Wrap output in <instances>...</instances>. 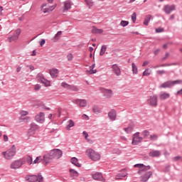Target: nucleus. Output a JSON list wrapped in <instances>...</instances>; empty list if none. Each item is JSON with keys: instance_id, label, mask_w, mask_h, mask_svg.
Returning <instances> with one entry per match:
<instances>
[{"instance_id": "f257e3e1", "label": "nucleus", "mask_w": 182, "mask_h": 182, "mask_svg": "<svg viewBox=\"0 0 182 182\" xmlns=\"http://www.w3.org/2000/svg\"><path fill=\"white\" fill-rule=\"evenodd\" d=\"M15 154H16V146L15 145H12L7 151L2 152V156H4L6 160H12Z\"/></svg>"}, {"instance_id": "f03ea898", "label": "nucleus", "mask_w": 182, "mask_h": 182, "mask_svg": "<svg viewBox=\"0 0 182 182\" xmlns=\"http://www.w3.org/2000/svg\"><path fill=\"white\" fill-rule=\"evenodd\" d=\"M86 154L88 157L93 160V161H97L100 160V154L99 152L95 151V150L92 149H89L86 151Z\"/></svg>"}, {"instance_id": "7ed1b4c3", "label": "nucleus", "mask_w": 182, "mask_h": 182, "mask_svg": "<svg viewBox=\"0 0 182 182\" xmlns=\"http://www.w3.org/2000/svg\"><path fill=\"white\" fill-rule=\"evenodd\" d=\"M25 178L26 181L29 182H43V176H42L41 173L38 175L26 176Z\"/></svg>"}, {"instance_id": "20e7f679", "label": "nucleus", "mask_w": 182, "mask_h": 182, "mask_svg": "<svg viewBox=\"0 0 182 182\" xmlns=\"http://www.w3.org/2000/svg\"><path fill=\"white\" fill-rule=\"evenodd\" d=\"M182 80H176L174 81H167L162 83L159 87L162 89H166L167 87H173L175 85H181Z\"/></svg>"}, {"instance_id": "39448f33", "label": "nucleus", "mask_w": 182, "mask_h": 182, "mask_svg": "<svg viewBox=\"0 0 182 182\" xmlns=\"http://www.w3.org/2000/svg\"><path fill=\"white\" fill-rule=\"evenodd\" d=\"M158 99H159V97H157L156 95L150 96L149 98L146 100V103L149 106H152L153 107H156V106H157Z\"/></svg>"}, {"instance_id": "423d86ee", "label": "nucleus", "mask_w": 182, "mask_h": 182, "mask_svg": "<svg viewBox=\"0 0 182 182\" xmlns=\"http://www.w3.org/2000/svg\"><path fill=\"white\" fill-rule=\"evenodd\" d=\"M23 164V161H22V159H17L11 163V164L10 165V168L13 170H17V168H21Z\"/></svg>"}, {"instance_id": "0eeeda50", "label": "nucleus", "mask_w": 182, "mask_h": 182, "mask_svg": "<svg viewBox=\"0 0 182 182\" xmlns=\"http://www.w3.org/2000/svg\"><path fill=\"white\" fill-rule=\"evenodd\" d=\"M143 141V137L140 136V132H136L133 135L132 144L137 146L139 143Z\"/></svg>"}, {"instance_id": "6e6552de", "label": "nucleus", "mask_w": 182, "mask_h": 182, "mask_svg": "<svg viewBox=\"0 0 182 182\" xmlns=\"http://www.w3.org/2000/svg\"><path fill=\"white\" fill-rule=\"evenodd\" d=\"M19 35H21V28H18L15 31L14 36H9V42H15L19 38Z\"/></svg>"}, {"instance_id": "1a4fd4ad", "label": "nucleus", "mask_w": 182, "mask_h": 182, "mask_svg": "<svg viewBox=\"0 0 182 182\" xmlns=\"http://www.w3.org/2000/svg\"><path fill=\"white\" fill-rule=\"evenodd\" d=\"M51 153L53 159H60L62 157L63 153L62 152V150L54 149L50 151Z\"/></svg>"}, {"instance_id": "9d476101", "label": "nucleus", "mask_w": 182, "mask_h": 182, "mask_svg": "<svg viewBox=\"0 0 182 182\" xmlns=\"http://www.w3.org/2000/svg\"><path fill=\"white\" fill-rule=\"evenodd\" d=\"M62 87H64V89H67V90H72L73 92H77L79 90V88H77L75 85H70L65 82L61 83Z\"/></svg>"}, {"instance_id": "9b49d317", "label": "nucleus", "mask_w": 182, "mask_h": 182, "mask_svg": "<svg viewBox=\"0 0 182 182\" xmlns=\"http://www.w3.org/2000/svg\"><path fill=\"white\" fill-rule=\"evenodd\" d=\"M37 80H38V82H41V83H43V85H45V86H50V82L45 79V77H43V75L41 73L37 75Z\"/></svg>"}, {"instance_id": "f8f14e48", "label": "nucleus", "mask_w": 182, "mask_h": 182, "mask_svg": "<svg viewBox=\"0 0 182 182\" xmlns=\"http://www.w3.org/2000/svg\"><path fill=\"white\" fill-rule=\"evenodd\" d=\"M163 11L167 15L170 14L173 11H176V5H165L164 6V9Z\"/></svg>"}, {"instance_id": "ddd939ff", "label": "nucleus", "mask_w": 182, "mask_h": 182, "mask_svg": "<svg viewBox=\"0 0 182 182\" xmlns=\"http://www.w3.org/2000/svg\"><path fill=\"white\" fill-rule=\"evenodd\" d=\"M53 156H52V153L50 152L48 154H46L43 156V160H44V163L46 164H49V163H52V160H53Z\"/></svg>"}, {"instance_id": "4468645a", "label": "nucleus", "mask_w": 182, "mask_h": 182, "mask_svg": "<svg viewBox=\"0 0 182 182\" xmlns=\"http://www.w3.org/2000/svg\"><path fill=\"white\" fill-rule=\"evenodd\" d=\"M73 102H74L75 105H79L80 107H86V105H87L86 100L82 99L74 100H73Z\"/></svg>"}, {"instance_id": "2eb2a0df", "label": "nucleus", "mask_w": 182, "mask_h": 182, "mask_svg": "<svg viewBox=\"0 0 182 182\" xmlns=\"http://www.w3.org/2000/svg\"><path fill=\"white\" fill-rule=\"evenodd\" d=\"M151 174H153V173L151 171L146 172L144 175H142L140 177L141 181H142V182L148 181L149 178H150V177H151Z\"/></svg>"}, {"instance_id": "dca6fc26", "label": "nucleus", "mask_w": 182, "mask_h": 182, "mask_svg": "<svg viewBox=\"0 0 182 182\" xmlns=\"http://www.w3.org/2000/svg\"><path fill=\"white\" fill-rule=\"evenodd\" d=\"M112 69L113 70V72L114 73L116 76H120L122 75V70H120V68H119V65H117V64L112 65Z\"/></svg>"}, {"instance_id": "f3484780", "label": "nucleus", "mask_w": 182, "mask_h": 182, "mask_svg": "<svg viewBox=\"0 0 182 182\" xmlns=\"http://www.w3.org/2000/svg\"><path fill=\"white\" fill-rule=\"evenodd\" d=\"M149 157H160L161 156V151L152 149L149 153Z\"/></svg>"}, {"instance_id": "a211bd4d", "label": "nucleus", "mask_w": 182, "mask_h": 182, "mask_svg": "<svg viewBox=\"0 0 182 182\" xmlns=\"http://www.w3.org/2000/svg\"><path fill=\"white\" fill-rule=\"evenodd\" d=\"M117 117V114L116 112V110L114 109H111L109 112H108V117L109 118L110 120H112V122H114V120H116V117Z\"/></svg>"}, {"instance_id": "6ab92c4d", "label": "nucleus", "mask_w": 182, "mask_h": 182, "mask_svg": "<svg viewBox=\"0 0 182 182\" xmlns=\"http://www.w3.org/2000/svg\"><path fill=\"white\" fill-rule=\"evenodd\" d=\"M36 120L38 123H43V122H45V114L43 112H40L39 114L36 116Z\"/></svg>"}, {"instance_id": "aec40b11", "label": "nucleus", "mask_w": 182, "mask_h": 182, "mask_svg": "<svg viewBox=\"0 0 182 182\" xmlns=\"http://www.w3.org/2000/svg\"><path fill=\"white\" fill-rule=\"evenodd\" d=\"M38 129H39V126H38L35 123H32L31 124V127L28 131V133H31V134H30V136H32V134H34L35 132H36V130H38Z\"/></svg>"}, {"instance_id": "412c9836", "label": "nucleus", "mask_w": 182, "mask_h": 182, "mask_svg": "<svg viewBox=\"0 0 182 182\" xmlns=\"http://www.w3.org/2000/svg\"><path fill=\"white\" fill-rule=\"evenodd\" d=\"M63 4L64 5V7L63 8V12H66V11H69V9L72 8V4L69 0L64 1Z\"/></svg>"}, {"instance_id": "4be33fe9", "label": "nucleus", "mask_w": 182, "mask_h": 182, "mask_svg": "<svg viewBox=\"0 0 182 182\" xmlns=\"http://www.w3.org/2000/svg\"><path fill=\"white\" fill-rule=\"evenodd\" d=\"M92 178L93 180H100V181H103V175L102 173L97 172L92 174Z\"/></svg>"}, {"instance_id": "5701e85b", "label": "nucleus", "mask_w": 182, "mask_h": 182, "mask_svg": "<svg viewBox=\"0 0 182 182\" xmlns=\"http://www.w3.org/2000/svg\"><path fill=\"white\" fill-rule=\"evenodd\" d=\"M59 73V70L56 68H53L50 70V75L51 77L55 78L58 77V74Z\"/></svg>"}, {"instance_id": "b1692460", "label": "nucleus", "mask_w": 182, "mask_h": 182, "mask_svg": "<svg viewBox=\"0 0 182 182\" xmlns=\"http://www.w3.org/2000/svg\"><path fill=\"white\" fill-rule=\"evenodd\" d=\"M150 168H151V166H144V164H143L142 168H141L140 171H138V174H143V173H146V171L150 170Z\"/></svg>"}, {"instance_id": "393cba45", "label": "nucleus", "mask_w": 182, "mask_h": 182, "mask_svg": "<svg viewBox=\"0 0 182 182\" xmlns=\"http://www.w3.org/2000/svg\"><path fill=\"white\" fill-rule=\"evenodd\" d=\"M70 174L72 178H76V177L79 176V173L77 172V171H75V169L72 168L70 169Z\"/></svg>"}, {"instance_id": "a878e982", "label": "nucleus", "mask_w": 182, "mask_h": 182, "mask_svg": "<svg viewBox=\"0 0 182 182\" xmlns=\"http://www.w3.org/2000/svg\"><path fill=\"white\" fill-rule=\"evenodd\" d=\"M70 162L72 163V164H74V166H76V167L82 166V165L80 164H79L78 160L76 157L71 158Z\"/></svg>"}, {"instance_id": "bb28decb", "label": "nucleus", "mask_w": 182, "mask_h": 182, "mask_svg": "<svg viewBox=\"0 0 182 182\" xmlns=\"http://www.w3.org/2000/svg\"><path fill=\"white\" fill-rule=\"evenodd\" d=\"M151 19H153V16H151V15H146L144 21V25H145L146 26H149V22H150Z\"/></svg>"}, {"instance_id": "cd10ccee", "label": "nucleus", "mask_w": 182, "mask_h": 182, "mask_svg": "<svg viewBox=\"0 0 182 182\" xmlns=\"http://www.w3.org/2000/svg\"><path fill=\"white\" fill-rule=\"evenodd\" d=\"M159 97L161 100H166L167 99L170 98V94L167 92H162L160 95Z\"/></svg>"}, {"instance_id": "c85d7f7f", "label": "nucleus", "mask_w": 182, "mask_h": 182, "mask_svg": "<svg viewBox=\"0 0 182 182\" xmlns=\"http://www.w3.org/2000/svg\"><path fill=\"white\" fill-rule=\"evenodd\" d=\"M57 5L54 4L53 6H50L48 8L44 9L43 10V14H48L49 12H52V11H53L55 9V8H56Z\"/></svg>"}, {"instance_id": "c756f323", "label": "nucleus", "mask_w": 182, "mask_h": 182, "mask_svg": "<svg viewBox=\"0 0 182 182\" xmlns=\"http://www.w3.org/2000/svg\"><path fill=\"white\" fill-rule=\"evenodd\" d=\"M73 126H75V122H73V120L70 119L67 122V130H70V127H73Z\"/></svg>"}, {"instance_id": "7c9ffc66", "label": "nucleus", "mask_w": 182, "mask_h": 182, "mask_svg": "<svg viewBox=\"0 0 182 182\" xmlns=\"http://www.w3.org/2000/svg\"><path fill=\"white\" fill-rule=\"evenodd\" d=\"M134 129V127L132 125H129L127 128H124V130L125 132H127V134H130L132 132Z\"/></svg>"}, {"instance_id": "2f4dec72", "label": "nucleus", "mask_w": 182, "mask_h": 182, "mask_svg": "<svg viewBox=\"0 0 182 182\" xmlns=\"http://www.w3.org/2000/svg\"><path fill=\"white\" fill-rule=\"evenodd\" d=\"M132 73L133 75H137L139 73V70L137 69V66L134 63H132Z\"/></svg>"}, {"instance_id": "473e14b6", "label": "nucleus", "mask_w": 182, "mask_h": 182, "mask_svg": "<svg viewBox=\"0 0 182 182\" xmlns=\"http://www.w3.org/2000/svg\"><path fill=\"white\" fill-rule=\"evenodd\" d=\"M62 35V31H58L54 36V38H52L53 42H58L59 41V37Z\"/></svg>"}, {"instance_id": "72a5a7b5", "label": "nucleus", "mask_w": 182, "mask_h": 182, "mask_svg": "<svg viewBox=\"0 0 182 182\" xmlns=\"http://www.w3.org/2000/svg\"><path fill=\"white\" fill-rule=\"evenodd\" d=\"M105 93L107 97V99H110L112 96H113V92L112 90H105Z\"/></svg>"}, {"instance_id": "f704fd0d", "label": "nucleus", "mask_w": 182, "mask_h": 182, "mask_svg": "<svg viewBox=\"0 0 182 182\" xmlns=\"http://www.w3.org/2000/svg\"><path fill=\"white\" fill-rule=\"evenodd\" d=\"M127 176V173H118V174L116 176L115 178H116L117 180H122V178L126 177Z\"/></svg>"}, {"instance_id": "c9c22d12", "label": "nucleus", "mask_w": 182, "mask_h": 182, "mask_svg": "<svg viewBox=\"0 0 182 182\" xmlns=\"http://www.w3.org/2000/svg\"><path fill=\"white\" fill-rule=\"evenodd\" d=\"M92 112L95 113V114H99V113H101L102 109L98 106H94L92 107Z\"/></svg>"}, {"instance_id": "e433bc0d", "label": "nucleus", "mask_w": 182, "mask_h": 182, "mask_svg": "<svg viewBox=\"0 0 182 182\" xmlns=\"http://www.w3.org/2000/svg\"><path fill=\"white\" fill-rule=\"evenodd\" d=\"M106 49H107V46L106 45L102 46L101 50L100 52V56H103V55H105V53H106Z\"/></svg>"}, {"instance_id": "4c0bfd02", "label": "nucleus", "mask_w": 182, "mask_h": 182, "mask_svg": "<svg viewBox=\"0 0 182 182\" xmlns=\"http://www.w3.org/2000/svg\"><path fill=\"white\" fill-rule=\"evenodd\" d=\"M86 5H87V6H89V8H92V6H93V5H95V1H93V0H84Z\"/></svg>"}, {"instance_id": "58836bf2", "label": "nucleus", "mask_w": 182, "mask_h": 182, "mask_svg": "<svg viewBox=\"0 0 182 182\" xmlns=\"http://www.w3.org/2000/svg\"><path fill=\"white\" fill-rule=\"evenodd\" d=\"M92 33H103V30L102 29H99V28H94L92 30Z\"/></svg>"}, {"instance_id": "ea45409f", "label": "nucleus", "mask_w": 182, "mask_h": 182, "mask_svg": "<svg viewBox=\"0 0 182 182\" xmlns=\"http://www.w3.org/2000/svg\"><path fill=\"white\" fill-rule=\"evenodd\" d=\"M151 74V69H146L143 73V76H150Z\"/></svg>"}, {"instance_id": "a19ab883", "label": "nucleus", "mask_w": 182, "mask_h": 182, "mask_svg": "<svg viewBox=\"0 0 182 182\" xmlns=\"http://www.w3.org/2000/svg\"><path fill=\"white\" fill-rule=\"evenodd\" d=\"M92 66H90V70H87V73H89L90 75H94V73H96L97 71L96 70H94Z\"/></svg>"}, {"instance_id": "79ce46f5", "label": "nucleus", "mask_w": 182, "mask_h": 182, "mask_svg": "<svg viewBox=\"0 0 182 182\" xmlns=\"http://www.w3.org/2000/svg\"><path fill=\"white\" fill-rule=\"evenodd\" d=\"M41 158L42 156H37L33 161V164H39V163H41V161L43 160Z\"/></svg>"}, {"instance_id": "37998d69", "label": "nucleus", "mask_w": 182, "mask_h": 182, "mask_svg": "<svg viewBox=\"0 0 182 182\" xmlns=\"http://www.w3.org/2000/svg\"><path fill=\"white\" fill-rule=\"evenodd\" d=\"M26 160L27 161V163L28 164H32V157L31 156H28L26 158Z\"/></svg>"}, {"instance_id": "c03bdc74", "label": "nucleus", "mask_w": 182, "mask_h": 182, "mask_svg": "<svg viewBox=\"0 0 182 182\" xmlns=\"http://www.w3.org/2000/svg\"><path fill=\"white\" fill-rule=\"evenodd\" d=\"M134 167L139 168V171H140L143 167V164H136L134 166Z\"/></svg>"}, {"instance_id": "a18cd8bd", "label": "nucleus", "mask_w": 182, "mask_h": 182, "mask_svg": "<svg viewBox=\"0 0 182 182\" xmlns=\"http://www.w3.org/2000/svg\"><path fill=\"white\" fill-rule=\"evenodd\" d=\"M121 26H127V25H129V21H122L120 23Z\"/></svg>"}, {"instance_id": "49530a36", "label": "nucleus", "mask_w": 182, "mask_h": 182, "mask_svg": "<svg viewBox=\"0 0 182 182\" xmlns=\"http://www.w3.org/2000/svg\"><path fill=\"white\" fill-rule=\"evenodd\" d=\"M149 135H150V133L149 132V131L145 130L142 132V136H144V137H148V136Z\"/></svg>"}, {"instance_id": "de8ad7c7", "label": "nucleus", "mask_w": 182, "mask_h": 182, "mask_svg": "<svg viewBox=\"0 0 182 182\" xmlns=\"http://www.w3.org/2000/svg\"><path fill=\"white\" fill-rule=\"evenodd\" d=\"M67 59L68 60L70 61V60H73V55L72 53H69L68 55H67Z\"/></svg>"}, {"instance_id": "09e8293b", "label": "nucleus", "mask_w": 182, "mask_h": 182, "mask_svg": "<svg viewBox=\"0 0 182 182\" xmlns=\"http://www.w3.org/2000/svg\"><path fill=\"white\" fill-rule=\"evenodd\" d=\"M156 33H161V32H164V28H156Z\"/></svg>"}, {"instance_id": "8fccbe9b", "label": "nucleus", "mask_w": 182, "mask_h": 182, "mask_svg": "<svg viewBox=\"0 0 182 182\" xmlns=\"http://www.w3.org/2000/svg\"><path fill=\"white\" fill-rule=\"evenodd\" d=\"M20 114L23 117H25V116H27L28 114V112L27 111H21L20 112Z\"/></svg>"}, {"instance_id": "3c124183", "label": "nucleus", "mask_w": 182, "mask_h": 182, "mask_svg": "<svg viewBox=\"0 0 182 182\" xmlns=\"http://www.w3.org/2000/svg\"><path fill=\"white\" fill-rule=\"evenodd\" d=\"M132 19L133 21V22H136V13H133L132 15Z\"/></svg>"}, {"instance_id": "603ef678", "label": "nucleus", "mask_w": 182, "mask_h": 182, "mask_svg": "<svg viewBox=\"0 0 182 182\" xmlns=\"http://www.w3.org/2000/svg\"><path fill=\"white\" fill-rule=\"evenodd\" d=\"M158 138H159V136L157 134L151 135V139L152 140H157Z\"/></svg>"}, {"instance_id": "864d4df0", "label": "nucleus", "mask_w": 182, "mask_h": 182, "mask_svg": "<svg viewBox=\"0 0 182 182\" xmlns=\"http://www.w3.org/2000/svg\"><path fill=\"white\" fill-rule=\"evenodd\" d=\"M157 75H164L166 74V70H157L156 71Z\"/></svg>"}, {"instance_id": "5fc2aeb1", "label": "nucleus", "mask_w": 182, "mask_h": 182, "mask_svg": "<svg viewBox=\"0 0 182 182\" xmlns=\"http://www.w3.org/2000/svg\"><path fill=\"white\" fill-rule=\"evenodd\" d=\"M82 134L85 136V139H87V137H89V134H87V132L86 131H84L82 132Z\"/></svg>"}, {"instance_id": "6e6d98bb", "label": "nucleus", "mask_w": 182, "mask_h": 182, "mask_svg": "<svg viewBox=\"0 0 182 182\" xmlns=\"http://www.w3.org/2000/svg\"><path fill=\"white\" fill-rule=\"evenodd\" d=\"M170 56V53H166L165 56L162 58V60H166Z\"/></svg>"}, {"instance_id": "4d7b16f0", "label": "nucleus", "mask_w": 182, "mask_h": 182, "mask_svg": "<svg viewBox=\"0 0 182 182\" xmlns=\"http://www.w3.org/2000/svg\"><path fill=\"white\" fill-rule=\"evenodd\" d=\"M85 140L90 144H93V141L91 139L87 138V139H85Z\"/></svg>"}, {"instance_id": "13d9d810", "label": "nucleus", "mask_w": 182, "mask_h": 182, "mask_svg": "<svg viewBox=\"0 0 182 182\" xmlns=\"http://www.w3.org/2000/svg\"><path fill=\"white\" fill-rule=\"evenodd\" d=\"M45 43H46V41H45V39H42L41 41L40 42V46H43Z\"/></svg>"}, {"instance_id": "bf43d9fd", "label": "nucleus", "mask_w": 182, "mask_h": 182, "mask_svg": "<svg viewBox=\"0 0 182 182\" xmlns=\"http://www.w3.org/2000/svg\"><path fill=\"white\" fill-rule=\"evenodd\" d=\"M180 159H181V157L175 156V157H173V161H178V160H180Z\"/></svg>"}, {"instance_id": "052dcab7", "label": "nucleus", "mask_w": 182, "mask_h": 182, "mask_svg": "<svg viewBox=\"0 0 182 182\" xmlns=\"http://www.w3.org/2000/svg\"><path fill=\"white\" fill-rule=\"evenodd\" d=\"M161 68H166L167 66H171V64H161L160 65Z\"/></svg>"}, {"instance_id": "680f3d73", "label": "nucleus", "mask_w": 182, "mask_h": 182, "mask_svg": "<svg viewBox=\"0 0 182 182\" xmlns=\"http://www.w3.org/2000/svg\"><path fill=\"white\" fill-rule=\"evenodd\" d=\"M27 68H29L30 70H35V67H33V65H27Z\"/></svg>"}, {"instance_id": "e2e57ef3", "label": "nucleus", "mask_w": 182, "mask_h": 182, "mask_svg": "<svg viewBox=\"0 0 182 182\" xmlns=\"http://www.w3.org/2000/svg\"><path fill=\"white\" fill-rule=\"evenodd\" d=\"M41 89V85H35V90H39Z\"/></svg>"}, {"instance_id": "0e129e2a", "label": "nucleus", "mask_w": 182, "mask_h": 182, "mask_svg": "<svg viewBox=\"0 0 182 182\" xmlns=\"http://www.w3.org/2000/svg\"><path fill=\"white\" fill-rule=\"evenodd\" d=\"M154 55H159V53H160V49H156L154 52Z\"/></svg>"}, {"instance_id": "69168bd1", "label": "nucleus", "mask_w": 182, "mask_h": 182, "mask_svg": "<svg viewBox=\"0 0 182 182\" xmlns=\"http://www.w3.org/2000/svg\"><path fill=\"white\" fill-rule=\"evenodd\" d=\"M149 61H144V63H143V65H142V66L143 67H144V66H147V65H149Z\"/></svg>"}, {"instance_id": "338daca9", "label": "nucleus", "mask_w": 182, "mask_h": 182, "mask_svg": "<svg viewBox=\"0 0 182 182\" xmlns=\"http://www.w3.org/2000/svg\"><path fill=\"white\" fill-rule=\"evenodd\" d=\"M29 117H26L24 118H23V120H24V122H29Z\"/></svg>"}, {"instance_id": "774afa93", "label": "nucleus", "mask_w": 182, "mask_h": 182, "mask_svg": "<svg viewBox=\"0 0 182 182\" xmlns=\"http://www.w3.org/2000/svg\"><path fill=\"white\" fill-rule=\"evenodd\" d=\"M4 141H8V136L4 135Z\"/></svg>"}]
</instances>
